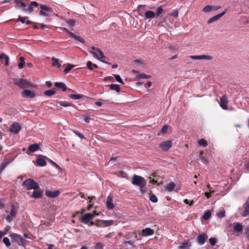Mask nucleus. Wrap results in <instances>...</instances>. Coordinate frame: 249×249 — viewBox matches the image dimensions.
Masks as SVG:
<instances>
[{"label": "nucleus", "instance_id": "1", "mask_svg": "<svg viewBox=\"0 0 249 249\" xmlns=\"http://www.w3.org/2000/svg\"><path fill=\"white\" fill-rule=\"evenodd\" d=\"M12 242H16L20 246H25L27 245L28 241L24 239L20 235L13 233L10 235Z\"/></svg>", "mask_w": 249, "mask_h": 249}, {"label": "nucleus", "instance_id": "2", "mask_svg": "<svg viewBox=\"0 0 249 249\" xmlns=\"http://www.w3.org/2000/svg\"><path fill=\"white\" fill-rule=\"evenodd\" d=\"M13 81L16 85L22 89L29 88L33 86L32 83L22 78H14Z\"/></svg>", "mask_w": 249, "mask_h": 249}, {"label": "nucleus", "instance_id": "3", "mask_svg": "<svg viewBox=\"0 0 249 249\" xmlns=\"http://www.w3.org/2000/svg\"><path fill=\"white\" fill-rule=\"evenodd\" d=\"M22 185L25 187L27 190L38 189L39 188L38 183L31 178L27 179L24 180L23 182Z\"/></svg>", "mask_w": 249, "mask_h": 249}, {"label": "nucleus", "instance_id": "4", "mask_svg": "<svg viewBox=\"0 0 249 249\" xmlns=\"http://www.w3.org/2000/svg\"><path fill=\"white\" fill-rule=\"evenodd\" d=\"M132 183L142 188L146 185V181L143 177L134 175L132 178Z\"/></svg>", "mask_w": 249, "mask_h": 249}, {"label": "nucleus", "instance_id": "5", "mask_svg": "<svg viewBox=\"0 0 249 249\" xmlns=\"http://www.w3.org/2000/svg\"><path fill=\"white\" fill-rule=\"evenodd\" d=\"M220 102L219 103V105L220 107L224 110H227L228 108V100L227 96L226 95H223L222 96L220 97Z\"/></svg>", "mask_w": 249, "mask_h": 249}, {"label": "nucleus", "instance_id": "6", "mask_svg": "<svg viewBox=\"0 0 249 249\" xmlns=\"http://www.w3.org/2000/svg\"><path fill=\"white\" fill-rule=\"evenodd\" d=\"M12 209L10 211L9 215H8L6 217V220L8 222H10L13 220L12 217H15L18 211L16 209V207L14 205H11Z\"/></svg>", "mask_w": 249, "mask_h": 249}, {"label": "nucleus", "instance_id": "7", "mask_svg": "<svg viewBox=\"0 0 249 249\" xmlns=\"http://www.w3.org/2000/svg\"><path fill=\"white\" fill-rule=\"evenodd\" d=\"M80 219L83 223L88 224L93 219V215L91 213H86L83 214V215L80 217Z\"/></svg>", "mask_w": 249, "mask_h": 249}, {"label": "nucleus", "instance_id": "8", "mask_svg": "<svg viewBox=\"0 0 249 249\" xmlns=\"http://www.w3.org/2000/svg\"><path fill=\"white\" fill-rule=\"evenodd\" d=\"M90 53L92 54V55L96 58V59L101 60V58H103L105 57V55L101 51V50L98 48L96 49V52L90 51H89Z\"/></svg>", "mask_w": 249, "mask_h": 249}, {"label": "nucleus", "instance_id": "9", "mask_svg": "<svg viewBox=\"0 0 249 249\" xmlns=\"http://www.w3.org/2000/svg\"><path fill=\"white\" fill-rule=\"evenodd\" d=\"M21 95L23 98H33L36 96L35 93L29 89H25L22 93Z\"/></svg>", "mask_w": 249, "mask_h": 249}, {"label": "nucleus", "instance_id": "10", "mask_svg": "<svg viewBox=\"0 0 249 249\" xmlns=\"http://www.w3.org/2000/svg\"><path fill=\"white\" fill-rule=\"evenodd\" d=\"M21 129V126L18 123H15L10 126V130L11 132L18 134Z\"/></svg>", "mask_w": 249, "mask_h": 249}, {"label": "nucleus", "instance_id": "11", "mask_svg": "<svg viewBox=\"0 0 249 249\" xmlns=\"http://www.w3.org/2000/svg\"><path fill=\"white\" fill-rule=\"evenodd\" d=\"M160 147L163 151H168L171 147V142L170 141L162 142L160 144Z\"/></svg>", "mask_w": 249, "mask_h": 249}, {"label": "nucleus", "instance_id": "12", "mask_svg": "<svg viewBox=\"0 0 249 249\" xmlns=\"http://www.w3.org/2000/svg\"><path fill=\"white\" fill-rule=\"evenodd\" d=\"M227 10L225 9V11H223V12H222L220 14H218L213 16L212 18H210L207 21L208 23L210 24L215 21L218 20L221 17H222L223 16H224L226 14V13L227 12Z\"/></svg>", "mask_w": 249, "mask_h": 249}, {"label": "nucleus", "instance_id": "13", "mask_svg": "<svg viewBox=\"0 0 249 249\" xmlns=\"http://www.w3.org/2000/svg\"><path fill=\"white\" fill-rule=\"evenodd\" d=\"M60 194V192L58 190H56L54 191H46L45 192V195L49 197L50 198H55L59 196Z\"/></svg>", "mask_w": 249, "mask_h": 249}, {"label": "nucleus", "instance_id": "14", "mask_svg": "<svg viewBox=\"0 0 249 249\" xmlns=\"http://www.w3.org/2000/svg\"><path fill=\"white\" fill-rule=\"evenodd\" d=\"M207 238L208 236L206 234H200L197 237V241L199 244L203 245Z\"/></svg>", "mask_w": 249, "mask_h": 249}, {"label": "nucleus", "instance_id": "15", "mask_svg": "<svg viewBox=\"0 0 249 249\" xmlns=\"http://www.w3.org/2000/svg\"><path fill=\"white\" fill-rule=\"evenodd\" d=\"M190 58L195 59V60H199V59H207V60H211L212 56L210 55H191L190 56Z\"/></svg>", "mask_w": 249, "mask_h": 249}, {"label": "nucleus", "instance_id": "16", "mask_svg": "<svg viewBox=\"0 0 249 249\" xmlns=\"http://www.w3.org/2000/svg\"><path fill=\"white\" fill-rule=\"evenodd\" d=\"M154 233V230L149 228L144 229L142 231V235L143 236H147L153 235Z\"/></svg>", "mask_w": 249, "mask_h": 249}, {"label": "nucleus", "instance_id": "17", "mask_svg": "<svg viewBox=\"0 0 249 249\" xmlns=\"http://www.w3.org/2000/svg\"><path fill=\"white\" fill-rule=\"evenodd\" d=\"M35 191L32 194V196L35 198H40L42 196V192L39 187L38 189H35Z\"/></svg>", "mask_w": 249, "mask_h": 249}, {"label": "nucleus", "instance_id": "18", "mask_svg": "<svg viewBox=\"0 0 249 249\" xmlns=\"http://www.w3.org/2000/svg\"><path fill=\"white\" fill-rule=\"evenodd\" d=\"M233 229L236 232H241L243 231V226L241 223L235 222L233 223Z\"/></svg>", "mask_w": 249, "mask_h": 249}, {"label": "nucleus", "instance_id": "19", "mask_svg": "<svg viewBox=\"0 0 249 249\" xmlns=\"http://www.w3.org/2000/svg\"><path fill=\"white\" fill-rule=\"evenodd\" d=\"M36 163L40 166H44L46 164L45 157L43 156H39L36 160Z\"/></svg>", "mask_w": 249, "mask_h": 249}, {"label": "nucleus", "instance_id": "20", "mask_svg": "<svg viewBox=\"0 0 249 249\" xmlns=\"http://www.w3.org/2000/svg\"><path fill=\"white\" fill-rule=\"evenodd\" d=\"M65 30L68 33V34L69 35H70L72 37H73L75 40H76L81 43H85V40L81 36H76L74 33H73L72 32H71L70 31H69L66 29H65Z\"/></svg>", "mask_w": 249, "mask_h": 249}, {"label": "nucleus", "instance_id": "21", "mask_svg": "<svg viewBox=\"0 0 249 249\" xmlns=\"http://www.w3.org/2000/svg\"><path fill=\"white\" fill-rule=\"evenodd\" d=\"M106 205L107 207L108 210H111L114 208V204H113V198L111 196H108L107 197Z\"/></svg>", "mask_w": 249, "mask_h": 249}, {"label": "nucleus", "instance_id": "22", "mask_svg": "<svg viewBox=\"0 0 249 249\" xmlns=\"http://www.w3.org/2000/svg\"><path fill=\"white\" fill-rule=\"evenodd\" d=\"M156 17L155 13L152 11H147L145 13V19H152Z\"/></svg>", "mask_w": 249, "mask_h": 249}, {"label": "nucleus", "instance_id": "23", "mask_svg": "<svg viewBox=\"0 0 249 249\" xmlns=\"http://www.w3.org/2000/svg\"><path fill=\"white\" fill-rule=\"evenodd\" d=\"M39 147V144L38 143H34L33 144L30 145L28 147V150H29L30 152H34L37 151Z\"/></svg>", "mask_w": 249, "mask_h": 249}, {"label": "nucleus", "instance_id": "24", "mask_svg": "<svg viewBox=\"0 0 249 249\" xmlns=\"http://www.w3.org/2000/svg\"><path fill=\"white\" fill-rule=\"evenodd\" d=\"M245 210L242 214L243 217H246L249 215V203L246 202L245 204Z\"/></svg>", "mask_w": 249, "mask_h": 249}, {"label": "nucleus", "instance_id": "25", "mask_svg": "<svg viewBox=\"0 0 249 249\" xmlns=\"http://www.w3.org/2000/svg\"><path fill=\"white\" fill-rule=\"evenodd\" d=\"M54 85L57 87L61 88L63 91H65L67 89V87L63 83L56 82L54 83Z\"/></svg>", "mask_w": 249, "mask_h": 249}, {"label": "nucleus", "instance_id": "26", "mask_svg": "<svg viewBox=\"0 0 249 249\" xmlns=\"http://www.w3.org/2000/svg\"><path fill=\"white\" fill-rule=\"evenodd\" d=\"M111 90H115L117 92L120 91V88L117 84H112L109 85Z\"/></svg>", "mask_w": 249, "mask_h": 249}, {"label": "nucleus", "instance_id": "27", "mask_svg": "<svg viewBox=\"0 0 249 249\" xmlns=\"http://www.w3.org/2000/svg\"><path fill=\"white\" fill-rule=\"evenodd\" d=\"M87 66L90 71H93L94 68H98V66L96 64H92L90 61L87 62Z\"/></svg>", "mask_w": 249, "mask_h": 249}, {"label": "nucleus", "instance_id": "28", "mask_svg": "<svg viewBox=\"0 0 249 249\" xmlns=\"http://www.w3.org/2000/svg\"><path fill=\"white\" fill-rule=\"evenodd\" d=\"M191 244L188 242L183 243L180 246H179V249H189Z\"/></svg>", "mask_w": 249, "mask_h": 249}, {"label": "nucleus", "instance_id": "29", "mask_svg": "<svg viewBox=\"0 0 249 249\" xmlns=\"http://www.w3.org/2000/svg\"><path fill=\"white\" fill-rule=\"evenodd\" d=\"M14 0L23 10L25 11L27 6L26 4L22 1V0Z\"/></svg>", "mask_w": 249, "mask_h": 249}, {"label": "nucleus", "instance_id": "30", "mask_svg": "<svg viewBox=\"0 0 249 249\" xmlns=\"http://www.w3.org/2000/svg\"><path fill=\"white\" fill-rule=\"evenodd\" d=\"M52 61L53 62V65L56 66L57 68H60L61 66V64L59 62V60L54 57L52 58Z\"/></svg>", "mask_w": 249, "mask_h": 249}, {"label": "nucleus", "instance_id": "31", "mask_svg": "<svg viewBox=\"0 0 249 249\" xmlns=\"http://www.w3.org/2000/svg\"><path fill=\"white\" fill-rule=\"evenodd\" d=\"M175 187V184L174 182L168 183L166 186V189L168 191H172Z\"/></svg>", "mask_w": 249, "mask_h": 249}, {"label": "nucleus", "instance_id": "32", "mask_svg": "<svg viewBox=\"0 0 249 249\" xmlns=\"http://www.w3.org/2000/svg\"><path fill=\"white\" fill-rule=\"evenodd\" d=\"M55 93V91L54 90H48L44 92V94L49 97L53 95Z\"/></svg>", "mask_w": 249, "mask_h": 249}, {"label": "nucleus", "instance_id": "33", "mask_svg": "<svg viewBox=\"0 0 249 249\" xmlns=\"http://www.w3.org/2000/svg\"><path fill=\"white\" fill-rule=\"evenodd\" d=\"M211 215V212L210 210L207 211L203 215V219L204 220H208L210 218Z\"/></svg>", "mask_w": 249, "mask_h": 249}, {"label": "nucleus", "instance_id": "34", "mask_svg": "<svg viewBox=\"0 0 249 249\" xmlns=\"http://www.w3.org/2000/svg\"><path fill=\"white\" fill-rule=\"evenodd\" d=\"M213 10V6L212 5H207L205 6L203 9V11L204 12L208 13Z\"/></svg>", "mask_w": 249, "mask_h": 249}, {"label": "nucleus", "instance_id": "35", "mask_svg": "<svg viewBox=\"0 0 249 249\" xmlns=\"http://www.w3.org/2000/svg\"><path fill=\"white\" fill-rule=\"evenodd\" d=\"M9 163V162H2L0 165V174H1L3 170L5 168L7 165Z\"/></svg>", "mask_w": 249, "mask_h": 249}, {"label": "nucleus", "instance_id": "36", "mask_svg": "<svg viewBox=\"0 0 249 249\" xmlns=\"http://www.w3.org/2000/svg\"><path fill=\"white\" fill-rule=\"evenodd\" d=\"M198 143L200 145L203 147H206L208 145L207 142L204 139H201L198 141Z\"/></svg>", "mask_w": 249, "mask_h": 249}, {"label": "nucleus", "instance_id": "37", "mask_svg": "<svg viewBox=\"0 0 249 249\" xmlns=\"http://www.w3.org/2000/svg\"><path fill=\"white\" fill-rule=\"evenodd\" d=\"M70 97L74 100H78L82 98V95L80 94H72L70 95Z\"/></svg>", "mask_w": 249, "mask_h": 249}, {"label": "nucleus", "instance_id": "38", "mask_svg": "<svg viewBox=\"0 0 249 249\" xmlns=\"http://www.w3.org/2000/svg\"><path fill=\"white\" fill-rule=\"evenodd\" d=\"M74 67V66L71 64H69L68 67L64 70V73L67 74L72 69V68Z\"/></svg>", "mask_w": 249, "mask_h": 249}, {"label": "nucleus", "instance_id": "39", "mask_svg": "<svg viewBox=\"0 0 249 249\" xmlns=\"http://www.w3.org/2000/svg\"><path fill=\"white\" fill-rule=\"evenodd\" d=\"M58 104L63 107H68L71 105V104L66 101H60L58 102Z\"/></svg>", "mask_w": 249, "mask_h": 249}, {"label": "nucleus", "instance_id": "40", "mask_svg": "<svg viewBox=\"0 0 249 249\" xmlns=\"http://www.w3.org/2000/svg\"><path fill=\"white\" fill-rule=\"evenodd\" d=\"M72 132L80 139H84L85 138L84 135L82 133H81L75 130H72Z\"/></svg>", "mask_w": 249, "mask_h": 249}, {"label": "nucleus", "instance_id": "41", "mask_svg": "<svg viewBox=\"0 0 249 249\" xmlns=\"http://www.w3.org/2000/svg\"><path fill=\"white\" fill-rule=\"evenodd\" d=\"M3 242L5 244L6 246L7 247H9L10 246V245H11V243H10V240L7 237H4V238L3 239Z\"/></svg>", "mask_w": 249, "mask_h": 249}, {"label": "nucleus", "instance_id": "42", "mask_svg": "<svg viewBox=\"0 0 249 249\" xmlns=\"http://www.w3.org/2000/svg\"><path fill=\"white\" fill-rule=\"evenodd\" d=\"M137 77L140 78H143V79H148L151 77V76L146 75L145 73H141V74L138 75L137 76Z\"/></svg>", "mask_w": 249, "mask_h": 249}, {"label": "nucleus", "instance_id": "43", "mask_svg": "<svg viewBox=\"0 0 249 249\" xmlns=\"http://www.w3.org/2000/svg\"><path fill=\"white\" fill-rule=\"evenodd\" d=\"M150 200L153 203H156L158 201V198L155 195H152L150 196Z\"/></svg>", "mask_w": 249, "mask_h": 249}, {"label": "nucleus", "instance_id": "44", "mask_svg": "<svg viewBox=\"0 0 249 249\" xmlns=\"http://www.w3.org/2000/svg\"><path fill=\"white\" fill-rule=\"evenodd\" d=\"M40 8L41 9V10H42L43 11H48L49 10H50L51 9V8L50 7H49L47 5H44V4L40 5Z\"/></svg>", "mask_w": 249, "mask_h": 249}, {"label": "nucleus", "instance_id": "45", "mask_svg": "<svg viewBox=\"0 0 249 249\" xmlns=\"http://www.w3.org/2000/svg\"><path fill=\"white\" fill-rule=\"evenodd\" d=\"M95 248L96 249H104V245L100 242L96 243Z\"/></svg>", "mask_w": 249, "mask_h": 249}, {"label": "nucleus", "instance_id": "46", "mask_svg": "<svg viewBox=\"0 0 249 249\" xmlns=\"http://www.w3.org/2000/svg\"><path fill=\"white\" fill-rule=\"evenodd\" d=\"M116 81L121 84H124L123 80H122L120 76L117 74H113Z\"/></svg>", "mask_w": 249, "mask_h": 249}, {"label": "nucleus", "instance_id": "47", "mask_svg": "<svg viewBox=\"0 0 249 249\" xmlns=\"http://www.w3.org/2000/svg\"><path fill=\"white\" fill-rule=\"evenodd\" d=\"M209 242H210V244L212 246H213L216 243V239L215 238H210L209 239Z\"/></svg>", "mask_w": 249, "mask_h": 249}, {"label": "nucleus", "instance_id": "48", "mask_svg": "<svg viewBox=\"0 0 249 249\" xmlns=\"http://www.w3.org/2000/svg\"><path fill=\"white\" fill-rule=\"evenodd\" d=\"M163 9L161 6L159 7L157 9L156 17H158L162 12Z\"/></svg>", "mask_w": 249, "mask_h": 249}, {"label": "nucleus", "instance_id": "49", "mask_svg": "<svg viewBox=\"0 0 249 249\" xmlns=\"http://www.w3.org/2000/svg\"><path fill=\"white\" fill-rule=\"evenodd\" d=\"M225 215V212L224 211H220L217 213V216L219 217L222 218Z\"/></svg>", "mask_w": 249, "mask_h": 249}, {"label": "nucleus", "instance_id": "50", "mask_svg": "<svg viewBox=\"0 0 249 249\" xmlns=\"http://www.w3.org/2000/svg\"><path fill=\"white\" fill-rule=\"evenodd\" d=\"M124 243L126 245H130L132 246L133 247H135L134 242H132V241H131L130 240H127V241H125Z\"/></svg>", "mask_w": 249, "mask_h": 249}, {"label": "nucleus", "instance_id": "51", "mask_svg": "<svg viewBox=\"0 0 249 249\" xmlns=\"http://www.w3.org/2000/svg\"><path fill=\"white\" fill-rule=\"evenodd\" d=\"M67 22L70 26H73L75 24V21L73 19H70L67 21Z\"/></svg>", "mask_w": 249, "mask_h": 249}, {"label": "nucleus", "instance_id": "52", "mask_svg": "<svg viewBox=\"0 0 249 249\" xmlns=\"http://www.w3.org/2000/svg\"><path fill=\"white\" fill-rule=\"evenodd\" d=\"M113 221L112 220H104V223L106 224V226H108L113 224Z\"/></svg>", "mask_w": 249, "mask_h": 249}, {"label": "nucleus", "instance_id": "53", "mask_svg": "<svg viewBox=\"0 0 249 249\" xmlns=\"http://www.w3.org/2000/svg\"><path fill=\"white\" fill-rule=\"evenodd\" d=\"M170 15L171 16H173L174 17H178V12L177 10H175L172 13H170Z\"/></svg>", "mask_w": 249, "mask_h": 249}, {"label": "nucleus", "instance_id": "54", "mask_svg": "<svg viewBox=\"0 0 249 249\" xmlns=\"http://www.w3.org/2000/svg\"><path fill=\"white\" fill-rule=\"evenodd\" d=\"M200 158L201 159V161L204 163H206L208 162V160L206 158H205L203 156L201 155L200 156Z\"/></svg>", "mask_w": 249, "mask_h": 249}, {"label": "nucleus", "instance_id": "55", "mask_svg": "<svg viewBox=\"0 0 249 249\" xmlns=\"http://www.w3.org/2000/svg\"><path fill=\"white\" fill-rule=\"evenodd\" d=\"M25 11H27L29 13H32L33 11V7L30 5L28 8H26Z\"/></svg>", "mask_w": 249, "mask_h": 249}, {"label": "nucleus", "instance_id": "56", "mask_svg": "<svg viewBox=\"0 0 249 249\" xmlns=\"http://www.w3.org/2000/svg\"><path fill=\"white\" fill-rule=\"evenodd\" d=\"M25 18H23L22 17H19L18 19V20L20 21L22 23H25Z\"/></svg>", "mask_w": 249, "mask_h": 249}, {"label": "nucleus", "instance_id": "57", "mask_svg": "<svg viewBox=\"0 0 249 249\" xmlns=\"http://www.w3.org/2000/svg\"><path fill=\"white\" fill-rule=\"evenodd\" d=\"M168 129V127L166 125H164L161 129V132L163 133H165L167 132Z\"/></svg>", "mask_w": 249, "mask_h": 249}, {"label": "nucleus", "instance_id": "58", "mask_svg": "<svg viewBox=\"0 0 249 249\" xmlns=\"http://www.w3.org/2000/svg\"><path fill=\"white\" fill-rule=\"evenodd\" d=\"M5 60V65L8 66L9 64V58L8 56H6V57L4 58Z\"/></svg>", "mask_w": 249, "mask_h": 249}, {"label": "nucleus", "instance_id": "59", "mask_svg": "<svg viewBox=\"0 0 249 249\" xmlns=\"http://www.w3.org/2000/svg\"><path fill=\"white\" fill-rule=\"evenodd\" d=\"M245 234L248 238H249V226L247 228L245 231Z\"/></svg>", "mask_w": 249, "mask_h": 249}, {"label": "nucleus", "instance_id": "60", "mask_svg": "<svg viewBox=\"0 0 249 249\" xmlns=\"http://www.w3.org/2000/svg\"><path fill=\"white\" fill-rule=\"evenodd\" d=\"M83 120L85 122L87 123H89L90 122V118L88 116H84Z\"/></svg>", "mask_w": 249, "mask_h": 249}, {"label": "nucleus", "instance_id": "61", "mask_svg": "<svg viewBox=\"0 0 249 249\" xmlns=\"http://www.w3.org/2000/svg\"><path fill=\"white\" fill-rule=\"evenodd\" d=\"M95 105L98 107H101L103 105V103L102 102V100H100V101H99L98 102H96L95 103Z\"/></svg>", "mask_w": 249, "mask_h": 249}, {"label": "nucleus", "instance_id": "62", "mask_svg": "<svg viewBox=\"0 0 249 249\" xmlns=\"http://www.w3.org/2000/svg\"><path fill=\"white\" fill-rule=\"evenodd\" d=\"M31 6L37 7L38 6V3L36 1H32L31 2Z\"/></svg>", "mask_w": 249, "mask_h": 249}, {"label": "nucleus", "instance_id": "63", "mask_svg": "<svg viewBox=\"0 0 249 249\" xmlns=\"http://www.w3.org/2000/svg\"><path fill=\"white\" fill-rule=\"evenodd\" d=\"M24 63L20 62L18 65V67L19 69H22L23 68Z\"/></svg>", "mask_w": 249, "mask_h": 249}, {"label": "nucleus", "instance_id": "64", "mask_svg": "<svg viewBox=\"0 0 249 249\" xmlns=\"http://www.w3.org/2000/svg\"><path fill=\"white\" fill-rule=\"evenodd\" d=\"M114 234V232H109L105 235V237L107 238L111 237Z\"/></svg>", "mask_w": 249, "mask_h": 249}]
</instances>
